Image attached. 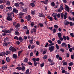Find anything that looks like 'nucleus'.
<instances>
[{
	"instance_id": "obj_1",
	"label": "nucleus",
	"mask_w": 74,
	"mask_h": 74,
	"mask_svg": "<svg viewBox=\"0 0 74 74\" xmlns=\"http://www.w3.org/2000/svg\"><path fill=\"white\" fill-rule=\"evenodd\" d=\"M7 15L8 16L6 18L7 20L8 21H12V16L13 15V17H14V13L12 12L8 13Z\"/></svg>"
},
{
	"instance_id": "obj_2",
	"label": "nucleus",
	"mask_w": 74,
	"mask_h": 74,
	"mask_svg": "<svg viewBox=\"0 0 74 74\" xmlns=\"http://www.w3.org/2000/svg\"><path fill=\"white\" fill-rule=\"evenodd\" d=\"M2 32L3 33L2 34L3 36H5L6 35H7V33H9V34H10L11 33V31L9 30H7L6 29L3 30Z\"/></svg>"
},
{
	"instance_id": "obj_3",
	"label": "nucleus",
	"mask_w": 74,
	"mask_h": 74,
	"mask_svg": "<svg viewBox=\"0 0 74 74\" xmlns=\"http://www.w3.org/2000/svg\"><path fill=\"white\" fill-rule=\"evenodd\" d=\"M55 49V47L54 46H51L49 48V51H50V52H52L54 51V49Z\"/></svg>"
},
{
	"instance_id": "obj_4",
	"label": "nucleus",
	"mask_w": 74,
	"mask_h": 74,
	"mask_svg": "<svg viewBox=\"0 0 74 74\" xmlns=\"http://www.w3.org/2000/svg\"><path fill=\"white\" fill-rule=\"evenodd\" d=\"M32 17L30 16V15H29L28 16H25V19H27L28 21H30V19H31Z\"/></svg>"
},
{
	"instance_id": "obj_5",
	"label": "nucleus",
	"mask_w": 74,
	"mask_h": 74,
	"mask_svg": "<svg viewBox=\"0 0 74 74\" xmlns=\"http://www.w3.org/2000/svg\"><path fill=\"white\" fill-rule=\"evenodd\" d=\"M65 9L66 11H67L68 12H69L70 11V8L69 7V6L66 5H65Z\"/></svg>"
},
{
	"instance_id": "obj_6",
	"label": "nucleus",
	"mask_w": 74,
	"mask_h": 74,
	"mask_svg": "<svg viewBox=\"0 0 74 74\" xmlns=\"http://www.w3.org/2000/svg\"><path fill=\"white\" fill-rule=\"evenodd\" d=\"M13 12H15V14H18V10L16 9V8H13Z\"/></svg>"
},
{
	"instance_id": "obj_7",
	"label": "nucleus",
	"mask_w": 74,
	"mask_h": 74,
	"mask_svg": "<svg viewBox=\"0 0 74 74\" xmlns=\"http://www.w3.org/2000/svg\"><path fill=\"white\" fill-rule=\"evenodd\" d=\"M61 46L62 47H64L65 48H66V47H67V45H66V43L65 42H63L61 44Z\"/></svg>"
},
{
	"instance_id": "obj_8",
	"label": "nucleus",
	"mask_w": 74,
	"mask_h": 74,
	"mask_svg": "<svg viewBox=\"0 0 74 74\" xmlns=\"http://www.w3.org/2000/svg\"><path fill=\"white\" fill-rule=\"evenodd\" d=\"M39 17H41V18H45V16L44 15L43 13H39Z\"/></svg>"
},
{
	"instance_id": "obj_9",
	"label": "nucleus",
	"mask_w": 74,
	"mask_h": 74,
	"mask_svg": "<svg viewBox=\"0 0 74 74\" xmlns=\"http://www.w3.org/2000/svg\"><path fill=\"white\" fill-rule=\"evenodd\" d=\"M1 69H2V70H6L7 69V67L6 66H3L1 67Z\"/></svg>"
},
{
	"instance_id": "obj_10",
	"label": "nucleus",
	"mask_w": 74,
	"mask_h": 74,
	"mask_svg": "<svg viewBox=\"0 0 74 74\" xmlns=\"http://www.w3.org/2000/svg\"><path fill=\"white\" fill-rule=\"evenodd\" d=\"M18 40H19L20 42H22V41H23V40L22 39V36H20L18 38Z\"/></svg>"
},
{
	"instance_id": "obj_11",
	"label": "nucleus",
	"mask_w": 74,
	"mask_h": 74,
	"mask_svg": "<svg viewBox=\"0 0 74 74\" xmlns=\"http://www.w3.org/2000/svg\"><path fill=\"white\" fill-rule=\"evenodd\" d=\"M48 0H45V2L42 1L41 2L42 3H43L45 4H48Z\"/></svg>"
},
{
	"instance_id": "obj_12",
	"label": "nucleus",
	"mask_w": 74,
	"mask_h": 74,
	"mask_svg": "<svg viewBox=\"0 0 74 74\" xmlns=\"http://www.w3.org/2000/svg\"><path fill=\"white\" fill-rule=\"evenodd\" d=\"M67 13L65 12L64 13V19H66V18H67Z\"/></svg>"
},
{
	"instance_id": "obj_13",
	"label": "nucleus",
	"mask_w": 74,
	"mask_h": 74,
	"mask_svg": "<svg viewBox=\"0 0 74 74\" xmlns=\"http://www.w3.org/2000/svg\"><path fill=\"white\" fill-rule=\"evenodd\" d=\"M6 4L8 6H10V2L9 1H7Z\"/></svg>"
},
{
	"instance_id": "obj_14",
	"label": "nucleus",
	"mask_w": 74,
	"mask_h": 74,
	"mask_svg": "<svg viewBox=\"0 0 74 74\" xmlns=\"http://www.w3.org/2000/svg\"><path fill=\"white\" fill-rule=\"evenodd\" d=\"M47 18L48 19H50L51 21H53V19L51 17H50V16H48Z\"/></svg>"
},
{
	"instance_id": "obj_15",
	"label": "nucleus",
	"mask_w": 74,
	"mask_h": 74,
	"mask_svg": "<svg viewBox=\"0 0 74 74\" xmlns=\"http://www.w3.org/2000/svg\"><path fill=\"white\" fill-rule=\"evenodd\" d=\"M18 56L15 54H13V58H15V59H16L17 58V57Z\"/></svg>"
},
{
	"instance_id": "obj_16",
	"label": "nucleus",
	"mask_w": 74,
	"mask_h": 74,
	"mask_svg": "<svg viewBox=\"0 0 74 74\" xmlns=\"http://www.w3.org/2000/svg\"><path fill=\"white\" fill-rule=\"evenodd\" d=\"M62 63H63V66H66L67 64V62H66L64 61H62Z\"/></svg>"
},
{
	"instance_id": "obj_17",
	"label": "nucleus",
	"mask_w": 74,
	"mask_h": 74,
	"mask_svg": "<svg viewBox=\"0 0 74 74\" xmlns=\"http://www.w3.org/2000/svg\"><path fill=\"white\" fill-rule=\"evenodd\" d=\"M6 8L8 9L9 11H11L12 10V8L11 6L7 7Z\"/></svg>"
},
{
	"instance_id": "obj_18",
	"label": "nucleus",
	"mask_w": 74,
	"mask_h": 74,
	"mask_svg": "<svg viewBox=\"0 0 74 74\" xmlns=\"http://www.w3.org/2000/svg\"><path fill=\"white\" fill-rule=\"evenodd\" d=\"M3 45L4 47H5V46H6V47H7V46H8V43L5 42L3 44Z\"/></svg>"
},
{
	"instance_id": "obj_19",
	"label": "nucleus",
	"mask_w": 74,
	"mask_h": 74,
	"mask_svg": "<svg viewBox=\"0 0 74 74\" xmlns=\"http://www.w3.org/2000/svg\"><path fill=\"white\" fill-rule=\"evenodd\" d=\"M20 24H19V23H18L17 24H16V25L15 26V27H16L17 28H18V27H20Z\"/></svg>"
},
{
	"instance_id": "obj_20",
	"label": "nucleus",
	"mask_w": 74,
	"mask_h": 74,
	"mask_svg": "<svg viewBox=\"0 0 74 74\" xmlns=\"http://www.w3.org/2000/svg\"><path fill=\"white\" fill-rule=\"evenodd\" d=\"M35 12H36V11L35 10L33 11L32 10L31 14L33 15H34L35 14Z\"/></svg>"
},
{
	"instance_id": "obj_21",
	"label": "nucleus",
	"mask_w": 74,
	"mask_h": 74,
	"mask_svg": "<svg viewBox=\"0 0 74 74\" xmlns=\"http://www.w3.org/2000/svg\"><path fill=\"white\" fill-rule=\"evenodd\" d=\"M52 16L53 17H55L56 16H57V13H53L52 14Z\"/></svg>"
},
{
	"instance_id": "obj_22",
	"label": "nucleus",
	"mask_w": 74,
	"mask_h": 74,
	"mask_svg": "<svg viewBox=\"0 0 74 74\" xmlns=\"http://www.w3.org/2000/svg\"><path fill=\"white\" fill-rule=\"evenodd\" d=\"M69 66H72L73 65V63L72 62H71L69 63Z\"/></svg>"
},
{
	"instance_id": "obj_23",
	"label": "nucleus",
	"mask_w": 74,
	"mask_h": 74,
	"mask_svg": "<svg viewBox=\"0 0 74 74\" xmlns=\"http://www.w3.org/2000/svg\"><path fill=\"white\" fill-rule=\"evenodd\" d=\"M57 34L58 36V37L59 38V37H62V34H61V33L60 32H59Z\"/></svg>"
},
{
	"instance_id": "obj_24",
	"label": "nucleus",
	"mask_w": 74,
	"mask_h": 74,
	"mask_svg": "<svg viewBox=\"0 0 74 74\" xmlns=\"http://www.w3.org/2000/svg\"><path fill=\"white\" fill-rule=\"evenodd\" d=\"M38 25L40 26V27H43V26H44L43 24H42V23H39Z\"/></svg>"
},
{
	"instance_id": "obj_25",
	"label": "nucleus",
	"mask_w": 74,
	"mask_h": 74,
	"mask_svg": "<svg viewBox=\"0 0 74 74\" xmlns=\"http://www.w3.org/2000/svg\"><path fill=\"white\" fill-rule=\"evenodd\" d=\"M51 5L53 7H54L55 5V2H52L51 3Z\"/></svg>"
},
{
	"instance_id": "obj_26",
	"label": "nucleus",
	"mask_w": 74,
	"mask_h": 74,
	"mask_svg": "<svg viewBox=\"0 0 74 74\" xmlns=\"http://www.w3.org/2000/svg\"><path fill=\"white\" fill-rule=\"evenodd\" d=\"M15 5L16 7L18 8L19 7V3H16L15 4Z\"/></svg>"
},
{
	"instance_id": "obj_27",
	"label": "nucleus",
	"mask_w": 74,
	"mask_h": 74,
	"mask_svg": "<svg viewBox=\"0 0 74 74\" xmlns=\"http://www.w3.org/2000/svg\"><path fill=\"white\" fill-rule=\"evenodd\" d=\"M8 40V38L6 37L4 39V42H5L6 41H7Z\"/></svg>"
},
{
	"instance_id": "obj_28",
	"label": "nucleus",
	"mask_w": 74,
	"mask_h": 74,
	"mask_svg": "<svg viewBox=\"0 0 74 74\" xmlns=\"http://www.w3.org/2000/svg\"><path fill=\"white\" fill-rule=\"evenodd\" d=\"M29 69H27L25 72V74H29Z\"/></svg>"
},
{
	"instance_id": "obj_29",
	"label": "nucleus",
	"mask_w": 74,
	"mask_h": 74,
	"mask_svg": "<svg viewBox=\"0 0 74 74\" xmlns=\"http://www.w3.org/2000/svg\"><path fill=\"white\" fill-rule=\"evenodd\" d=\"M30 5L32 7H35V4L34 3H31L30 4Z\"/></svg>"
},
{
	"instance_id": "obj_30",
	"label": "nucleus",
	"mask_w": 74,
	"mask_h": 74,
	"mask_svg": "<svg viewBox=\"0 0 74 74\" xmlns=\"http://www.w3.org/2000/svg\"><path fill=\"white\" fill-rule=\"evenodd\" d=\"M33 42V39H31V40H29V43L32 44Z\"/></svg>"
},
{
	"instance_id": "obj_31",
	"label": "nucleus",
	"mask_w": 74,
	"mask_h": 74,
	"mask_svg": "<svg viewBox=\"0 0 74 74\" xmlns=\"http://www.w3.org/2000/svg\"><path fill=\"white\" fill-rule=\"evenodd\" d=\"M61 15V17L62 18V19H63V16H64V14L63 13H61L60 14Z\"/></svg>"
},
{
	"instance_id": "obj_32",
	"label": "nucleus",
	"mask_w": 74,
	"mask_h": 74,
	"mask_svg": "<svg viewBox=\"0 0 74 74\" xmlns=\"http://www.w3.org/2000/svg\"><path fill=\"white\" fill-rule=\"evenodd\" d=\"M60 51L61 52H62L63 53L64 52V49L63 48H61L60 49Z\"/></svg>"
},
{
	"instance_id": "obj_33",
	"label": "nucleus",
	"mask_w": 74,
	"mask_h": 74,
	"mask_svg": "<svg viewBox=\"0 0 74 74\" xmlns=\"http://www.w3.org/2000/svg\"><path fill=\"white\" fill-rule=\"evenodd\" d=\"M34 66H37V64H38V63H37V62L36 61L35 62H34Z\"/></svg>"
},
{
	"instance_id": "obj_34",
	"label": "nucleus",
	"mask_w": 74,
	"mask_h": 74,
	"mask_svg": "<svg viewBox=\"0 0 74 74\" xmlns=\"http://www.w3.org/2000/svg\"><path fill=\"white\" fill-rule=\"evenodd\" d=\"M10 53V51H7L5 53V54L6 55H8Z\"/></svg>"
},
{
	"instance_id": "obj_35",
	"label": "nucleus",
	"mask_w": 74,
	"mask_h": 74,
	"mask_svg": "<svg viewBox=\"0 0 74 74\" xmlns=\"http://www.w3.org/2000/svg\"><path fill=\"white\" fill-rule=\"evenodd\" d=\"M16 51V49H15V48L13 47V48L12 50V51L13 52H15Z\"/></svg>"
},
{
	"instance_id": "obj_36",
	"label": "nucleus",
	"mask_w": 74,
	"mask_h": 74,
	"mask_svg": "<svg viewBox=\"0 0 74 74\" xmlns=\"http://www.w3.org/2000/svg\"><path fill=\"white\" fill-rule=\"evenodd\" d=\"M27 61H28V59H27V58H25L24 60V62H27Z\"/></svg>"
},
{
	"instance_id": "obj_37",
	"label": "nucleus",
	"mask_w": 74,
	"mask_h": 74,
	"mask_svg": "<svg viewBox=\"0 0 74 74\" xmlns=\"http://www.w3.org/2000/svg\"><path fill=\"white\" fill-rule=\"evenodd\" d=\"M15 34L16 36H19V32L18 31L16 32Z\"/></svg>"
},
{
	"instance_id": "obj_38",
	"label": "nucleus",
	"mask_w": 74,
	"mask_h": 74,
	"mask_svg": "<svg viewBox=\"0 0 74 74\" xmlns=\"http://www.w3.org/2000/svg\"><path fill=\"white\" fill-rule=\"evenodd\" d=\"M6 61L8 62H10V58L8 57H7L6 58Z\"/></svg>"
},
{
	"instance_id": "obj_39",
	"label": "nucleus",
	"mask_w": 74,
	"mask_h": 74,
	"mask_svg": "<svg viewBox=\"0 0 74 74\" xmlns=\"http://www.w3.org/2000/svg\"><path fill=\"white\" fill-rule=\"evenodd\" d=\"M21 70L22 71H25V67L24 66H23L22 67V68L21 69Z\"/></svg>"
},
{
	"instance_id": "obj_40",
	"label": "nucleus",
	"mask_w": 74,
	"mask_h": 74,
	"mask_svg": "<svg viewBox=\"0 0 74 74\" xmlns=\"http://www.w3.org/2000/svg\"><path fill=\"white\" fill-rule=\"evenodd\" d=\"M56 48L57 49H59V47L58 46V44H56Z\"/></svg>"
},
{
	"instance_id": "obj_41",
	"label": "nucleus",
	"mask_w": 74,
	"mask_h": 74,
	"mask_svg": "<svg viewBox=\"0 0 74 74\" xmlns=\"http://www.w3.org/2000/svg\"><path fill=\"white\" fill-rule=\"evenodd\" d=\"M63 39H64V40H66L67 39L66 37V36H65L64 35L63 36Z\"/></svg>"
},
{
	"instance_id": "obj_42",
	"label": "nucleus",
	"mask_w": 74,
	"mask_h": 74,
	"mask_svg": "<svg viewBox=\"0 0 74 74\" xmlns=\"http://www.w3.org/2000/svg\"><path fill=\"white\" fill-rule=\"evenodd\" d=\"M44 66V63L43 62L42 64H40L41 67H43V66Z\"/></svg>"
},
{
	"instance_id": "obj_43",
	"label": "nucleus",
	"mask_w": 74,
	"mask_h": 74,
	"mask_svg": "<svg viewBox=\"0 0 74 74\" xmlns=\"http://www.w3.org/2000/svg\"><path fill=\"white\" fill-rule=\"evenodd\" d=\"M24 14L22 12H20L19 14V15L20 16H22L23 15H24Z\"/></svg>"
},
{
	"instance_id": "obj_44",
	"label": "nucleus",
	"mask_w": 74,
	"mask_h": 74,
	"mask_svg": "<svg viewBox=\"0 0 74 74\" xmlns=\"http://www.w3.org/2000/svg\"><path fill=\"white\" fill-rule=\"evenodd\" d=\"M54 27L56 29H58V25H55L54 26Z\"/></svg>"
},
{
	"instance_id": "obj_45",
	"label": "nucleus",
	"mask_w": 74,
	"mask_h": 74,
	"mask_svg": "<svg viewBox=\"0 0 74 74\" xmlns=\"http://www.w3.org/2000/svg\"><path fill=\"white\" fill-rule=\"evenodd\" d=\"M34 25V24L33 22H32L31 23V27H33Z\"/></svg>"
},
{
	"instance_id": "obj_46",
	"label": "nucleus",
	"mask_w": 74,
	"mask_h": 74,
	"mask_svg": "<svg viewBox=\"0 0 74 74\" xmlns=\"http://www.w3.org/2000/svg\"><path fill=\"white\" fill-rule=\"evenodd\" d=\"M57 16L58 18H59L60 17V13H58Z\"/></svg>"
},
{
	"instance_id": "obj_47",
	"label": "nucleus",
	"mask_w": 74,
	"mask_h": 74,
	"mask_svg": "<svg viewBox=\"0 0 74 74\" xmlns=\"http://www.w3.org/2000/svg\"><path fill=\"white\" fill-rule=\"evenodd\" d=\"M27 8H26L25 9H24L23 10V12H27Z\"/></svg>"
},
{
	"instance_id": "obj_48",
	"label": "nucleus",
	"mask_w": 74,
	"mask_h": 74,
	"mask_svg": "<svg viewBox=\"0 0 74 74\" xmlns=\"http://www.w3.org/2000/svg\"><path fill=\"white\" fill-rule=\"evenodd\" d=\"M47 55H45L44 56V57H43V59H47Z\"/></svg>"
},
{
	"instance_id": "obj_49",
	"label": "nucleus",
	"mask_w": 74,
	"mask_h": 74,
	"mask_svg": "<svg viewBox=\"0 0 74 74\" xmlns=\"http://www.w3.org/2000/svg\"><path fill=\"white\" fill-rule=\"evenodd\" d=\"M70 26H73L74 25V24H73V22H69V24Z\"/></svg>"
},
{
	"instance_id": "obj_50",
	"label": "nucleus",
	"mask_w": 74,
	"mask_h": 74,
	"mask_svg": "<svg viewBox=\"0 0 74 74\" xmlns=\"http://www.w3.org/2000/svg\"><path fill=\"white\" fill-rule=\"evenodd\" d=\"M53 27H49V29L50 30H51V31H53Z\"/></svg>"
},
{
	"instance_id": "obj_51",
	"label": "nucleus",
	"mask_w": 74,
	"mask_h": 74,
	"mask_svg": "<svg viewBox=\"0 0 74 74\" xmlns=\"http://www.w3.org/2000/svg\"><path fill=\"white\" fill-rule=\"evenodd\" d=\"M57 42L58 44H61V41L59 40L57 41Z\"/></svg>"
},
{
	"instance_id": "obj_52",
	"label": "nucleus",
	"mask_w": 74,
	"mask_h": 74,
	"mask_svg": "<svg viewBox=\"0 0 74 74\" xmlns=\"http://www.w3.org/2000/svg\"><path fill=\"white\" fill-rule=\"evenodd\" d=\"M13 48L14 47H12V46H11L9 48L10 51H12Z\"/></svg>"
},
{
	"instance_id": "obj_53",
	"label": "nucleus",
	"mask_w": 74,
	"mask_h": 74,
	"mask_svg": "<svg viewBox=\"0 0 74 74\" xmlns=\"http://www.w3.org/2000/svg\"><path fill=\"white\" fill-rule=\"evenodd\" d=\"M16 69L17 70H21V67H17L16 68Z\"/></svg>"
},
{
	"instance_id": "obj_54",
	"label": "nucleus",
	"mask_w": 74,
	"mask_h": 74,
	"mask_svg": "<svg viewBox=\"0 0 74 74\" xmlns=\"http://www.w3.org/2000/svg\"><path fill=\"white\" fill-rule=\"evenodd\" d=\"M56 29L55 28H54L53 30V33H56Z\"/></svg>"
},
{
	"instance_id": "obj_55",
	"label": "nucleus",
	"mask_w": 74,
	"mask_h": 74,
	"mask_svg": "<svg viewBox=\"0 0 74 74\" xmlns=\"http://www.w3.org/2000/svg\"><path fill=\"white\" fill-rule=\"evenodd\" d=\"M59 38L60 40V41H62L63 40V38L62 37H60Z\"/></svg>"
},
{
	"instance_id": "obj_56",
	"label": "nucleus",
	"mask_w": 74,
	"mask_h": 74,
	"mask_svg": "<svg viewBox=\"0 0 74 74\" xmlns=\"http://www.w3.org/2000/svg\"><path fill=\"white\" fill-rule=\"evenodd\" d=\"M70 35L72 37H74V34L73 33H71L70 34Z\"/></svg>"
},
{
	"instance_id": "obj_57",
	"label": "nucleus",
	"mask_w": 74,
	"mask_h": 74,
	"mask_svg": "<svg viewBox=\"0 0 74 74\" xmlns=\"http://www.w3.org/2000/svg\"><path fill=\"white\" fill-rule=\"evenodd\" d=\"M16 43H17V45H19L21 42H20L19 40H18L16 42Z\"/></svg>"
},
{
	"instance_id": "obj_58",
	"label": "nucleus",
	"mask_w": 74,
	"mask_h": 74,
	"mask_svg": "<svg viewBox=\"0 0 74 74\" xmlns=\"http://www.w3.org/2000/svg\"><path fill=\"white\" fill-rule=\"evenodd\" d=\"M28 64H29V65L30 66H32L33 65V64H32V63H31V62H28Z\"/></svg>"
},
{
	"instance_id": "obj_59",
	"label": "nucleus",
	"mask_w": 74,
	"mask_h": 74,
	"mask_svg": "<svg viewBox=\"0 0 74 74\" xmlns=\"http://www.w3.org/2000/svg\"><path fill=\"white\" fill-rule=\"evenodd\" d=\"M0 8H1L2 10L4 8V6L3 5H0Z\"/></svg>"
},
{
	"instance_id": "obj_60",
	"label": "nucleus",
	"mask_w": 74,
	"mask_h": 74,
	"mask_svg": "<svg viewBox=\"0 0 74 74\" xmlns=\"http://www.w3.org/2000/svg\"><path fill=\"white\" fill-rule=\"evenodd\" d=\"M30 57L32 56H33V53L32 52H31V53H30Z\"/></svg>"
},
{
	"instance_id": "obj_61",
	"label": "nucleus",
	"mask_w": 74,
	"mask_h": 74,
	"mask_svg": "<svg viewBox=\"0 0 74 74\" xmlns=\"http://www.w3.org/2000/svg\"><path fill=\"white\" fill-rule=\"evenodd\" d=\"M13 25L14 26H15L16 25V22H14L13 23Z\"/></svg>"
},
{
	"instance_id": "obj_62",
	"label": "nucleus",
	"mask_w": 74,
	"mask_h": 74,
	"mask_svg": "<svg viewBox=\"0 0 74 74\" xmlns=\"http://www.w3.org/2000/svg\"><path fill=\"white\" fill-rule=\"evenodd\" d=\"M32 60L34 62H36V58H32Z\"/></svg>"
},
{
	"instance_id": "obj_63",
	"label": "nucleus",
	"mask_w": 74,
	"mask_h": 74,
	"mask_svg": "<svg viewBox=\"0 0 74 74\" xmlns=\"http://www.w3.org/2000/svg\"><path fill=\"white\" fill-rule=\"evenodd\" d=\"M19 4L22 5H24V3L22 2H20Z\"/></svg>"
},
{
	"instance_id": "obj_64",
	"label": "nucleus",
	"mask_w": 74,
	"mask_h": 74,
	"mask_svg": "<svg viewBox=\"0 0 74 74\" xmlns=\"http://www.w3.org/2000/svg\"><path fill=\"white\" fill-rule=\"evenodd\" d=\"M69 24V21H67L65 24V25H68Z\"/></svg>"
}]
</instances>
